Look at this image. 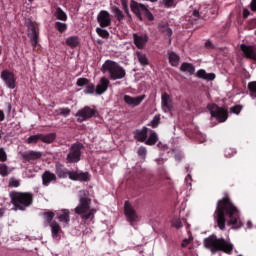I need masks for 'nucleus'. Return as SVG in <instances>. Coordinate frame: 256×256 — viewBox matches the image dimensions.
<instances>
[{"label": "nucleus", "instance_id": "25", "mask_svg": "<svg viewBox=\"0 0 256 256\" xmlns=\"http://www.w3.org/2000/svg\"><path fill=\"white\" fill-rule=\"evenodd\" d=\"M69 213L70 212L67 209H63L57 213V217L60 223H65V225H69V222L71 221V217L69 216Z\"/></svg>", "mask_w": 256, "mask_h": 256}, {"label": "nucleus", "instance_id": "64", "mask_svg": "<svg viewBox=\"0 0 256 256\" xmlns=\"http://www.w3.org/2000/svg\"><path fill=\"white\" fill-rule=\"evenodd\" d=\"M2 54H3V47L0 46V57H1Z\"/></svg>", "mask_w": 256, "mask_h": 256}, {"label": "nucleus", "instance_id": "27", "mask_svg": "<svg viewBox=\"0 0 256 256\" xmlns=\"http://www.w3.org/2000/svg\"><path fill=\"white\" fill-rule=\"evenodd\" d=\"M168 59L172 67H178L179 61H181V57H179V55L173 51L168 52Z\"/></svg>", "mask_w": 256, "mask_h": 256}, {"label": "nucleus", "instance_id": "59", "mask_svg": "<svg viewBox=\"0 0 256 256\" xmlns=\"http://www.w3.org/2000/svg\"><path fill=\"white\" fill-rule=\"evenodd\" d=\"M5 119V113H3L2 110H0V121H4Z\"/></svg>", "mask_w": 256, "mask_h": 256}, {"label": "nucleus", "instance_id": "20", "mask_svg": "<svg viewBox=\"0 0 256 256\" xmlns=\"http://www.w3.org/2000/svg\"><path fill=\"white\" fill-rule=\"evenodd\" d=\"M109 79L106 77L100 78V82L96 86V95H103L109 89Z\"/></svg>", "mask_w": 256, "mask_h": 256}, {"label": "nucleus", "instance_id": "51", "mask_svg": "<svg viewBox=\"0 0 256 256\" xmlns=\"http://www.w3.org/2000/svg\"><path fill=\"white\" fill-rule=\"evenodd\" d=\"M71 113V109L69 108H62L60 109V115L67 117Z\"/></svg>", "mask_w": 256, "mask_h": 256}, {"label": "nucleus", "instance_id": "40", "mask_svg": "<svg viewBox=\"0 0 256 256\" xmlns=\"http://www.w3.org/2000/svg\"><path fill=\"white\" fill-rule=\"evenodd\" d=\"M96 33L99 35V37H102L103 39H109V31L105 29L97 28Z\"/></svg>", "mask_w": 256, "mask_h": 256}, {"label": "nucleus", "instance_id": "32", "mask_svg": "<svg viewBox=\"0 0 256 256\" xmlns=\"http://www.w3.org/2000/svg\"><path fill=\"white\" fill-rule=\"evenodd\" d=\"M51 227V232H52V237H57L59 235V232L61 231V226L59 225V223H57V221H52V223L50 224Z\"/></svg>", "mask_w": 256, "mask_h": 256}, {"label": "nucleus", "instance_id": "52", "mask_svg": "<svg viewBox=\"0 0 256 256\" xmlns=\"http://www.w3.org/2000/svg\"><path fill=\"white\" fill-rule=\"evenodd\" d=\"M121 1V5L124 11H127V9H129V0H120Z\"/></svg>", "mask_w": 256, "mask_h": 256}, {"label": "nucleus", "instance_id": "19", "mask_svg": "<svg viewBox=\"0 0 256 256\" xmlns=\"http://www.w3.org/2000/svg\"><path fill=\"white\" fill-rule=\"evenodd\" d=\"M148 131H149V128L145 126L142 129H136L133 132L134 139L136 141H139L140 143H145V141H147Z\"/></svg>", "mask_w": 256, "mask_h": 256}, {"label": "nucleus", "instance_id": "34", "mask_svg": "<svg viewBox=\"0 0 256 256\" xmlns=\"http://www.w3.org/2000/svg\"><path fill=\"white\" fill-rule=\"evenodd\" d=\"M55 17L59 21H66L67 20V13H65V11H63V9L58 7V8H56Z\"/></svg>", "mask_w": 256, "mask_h": 256}, {"label": "nucleus", "instance_id": "61", "mask_svg": "<svg viewBox=\"0 0 256 256\" xmlns=\"http://www.w3.org/2000/svg\"><path fill=\"white\" fill-rule=\"evenodd\" d=\"M89 213H92V217H93L95 215V213H97V210L96 209H90Z\"/></svg>", "mask_w": 256, "mask_h": 256}, {"label": "nucleus", "instance_id": "4", "mask_svg": "<svg viewBox=\"0 0 256 256\" xmlns=\"http://www.w3.org/2000/svg\"><path fill=\"white\" fill-rule=\"evenodd\" d=\"M103 73H108L111 81H117L118 79H125L127 71L119 63L113 60H106L101 67Z\"/></svg>", "mask_w": 256, "mask_h": 256}, {"label": "nucleus", "instance_id": "18", "mask_svg": "<svg viewBox=\"0 0 256 256\" xmlns=\"http://www.w3.org/2000/svg\"><path fill=\"white\" fill-rule=\"evenodd\" d=\"M57 181V175H55L53 172L46 170L43 174H42V185H44V187H49V185H51V183H55Z\"/></svg>", "mask_w": 256, "mask_h": 256}, {"label": "nucleus", "instance_id": "29", "mask_svg": "<svg viewBox=\"0 0 256 256\" xmlns=\"http://www.w3.org/2000/svg\"><path fill=\"white\" fill-rule=\"evenodd\" d=\"M55 139H57V134L55 133H49V134H40V141H42V143H48L51 144L53 143V141H55Z\"/></svg>", "mask_w": 256, "mask_h": 256}, {"label": "nucleus", "instance_id": "5", "mask_svg": "<svg viewBox=\"0 0 256 256\" xmlns=\"http://www.w3.org/2000/svg\"><path fill=\"white\" fill-rule=\"evenodd\" d=\"M130 9L139 21H143V17L148 19V21H155V16H153V13H151L149 8H147L145 4L139 3L135 0H131Z\"/></svg>", "mask_w": 256, "mask_h": 256}, {"label": "nucleus", "instance_id": "14", "mask_svg": "<svg viewBox=\"0 0 256 256\" xmlns=\"http://www.w3.org/2000/svg\"><path fill=\"white\" fill-rule=\"evenodd\" d=\"M97 21L102 28L111 27V14L102 10L97 17Z\"/></svg>", "mask_w": 256, "mask_h": 256}, {"label": "nucleus", "instance_id": "39", "mask_svg": "<svg viewBox=\"0 0 256 256\" xmlns=\"http://www.w3.org/2000/svg\"><path fill=\"white\" fill-rule=\"evenodd\" d=\"M248 89H249V91L251 93V97L253 99H255L256 98V81L250 82L248 84Z\"/></svg>", "mask_w": 256, "mask_h": 256}, {"label": "nucleus", "instance_id": "11", "mask_svg": "<svg viewBox=\"0 0 256 256\" xmlns=\"http://www.w3.org/2000/svg\"><path fill=\"white\" fill-rule=\"evenodd\" d=\"M91 209V198L81 197L80 204L75 208L76 215H83Z\"/></svg>", "mask_w": 256, "mask_h": 256}, {"label": "nucleus", "instance_id": "43", "mask_svg": "<svg viewBox=\"0 0 256 256\" xmlns=\"http://www.w3.org/2000/svg\"><path fill=\"white\" fill-rule=\"evenodd\" d=\"M236 154H237V150H235L234 148H231V147L226 148L224 151V155L228 159H230V157H233V155H236Z\"/></svg>", "mask_w": 256, "mask_h": 256}, {"label": "nucleus", "instance_id": "21", "mask_svg": "<svg viewBox=\"0 0 256 256\" xmlns=\"http://www.w3.org/2000/svg\"><path fill=\"white\" fill-rule=\"evenodd\" d=\"M55 173L59 179H67L69 175V169L58 162L55 164Z\"/></svg>", "mask_w": 256, "mask_h": 256}, {"label": "nucleus", "instance_id": "28", "mask_svg": "<svg viewBox=\"0 0 256 256\" xmlns=\"http://www.w3.org/2000/svg\"><path fill=\"white\" fill-rule=\"evenodd\" d=\"M81 44V40L78 38V36H70L66 39V45L68 47H71L72 49H75V47H79Z\"/></svg>", "mask_w": 256, "mask_h": 256}, {"label": "nucleus", "instance_id": "12", "mask_svg": "<svg viewBox=\"0 0 256 256\" xmlns=\"http://www.w3.org/2000/svg\"><path fill=\"white\" fill-rule=\"evenodd\" d=\"M1 79L9 89H15V74L9 70H3L1 72Z\"/></svg>", "mask_w": 256, "mask_h": 256}, {"label": "nucleus", "instance_id": "8", "mask_svg": "<svg viewBox=\"0 0 256 256\" xmlns=\"http://www.w3.org/2000/svg\"><path fill=\"white\" fill-rule=\"evenodd\" d=\"M76 117H78V123H83V121H88V119L97 117V109L85 106L84 108L77 111Z\"/></svg>", "mask_w": 256, "mask_h": 256}, {"label": "nucleus", "instance_id": "41", "mask_svg": "<svg viewBox=\"0 0 256 256\" xmlns=\"http://www.w3.org/2000/svg\"><path fill=\"white\" fill-rule=\"evenodd\" d=\"M55 27L59 33H65L67 31V24L62 23V22H56Z\"/></svg>", "mask_w": 256, "mask_h": 256}, {"label": "nucleus", "instance_id": "56", "mask_svg": "<svg viewBox=\"0 0 256 256\" xmlns=\"http://www.w3.org/2000/svg\"><path fill=\"white\" fill-rule=\"evenodd\" d=\"M249 15H251V12L249 11V9L244 8V10H243V18L247 19V17H249Z\"/></svg>", "mask_w": 256, "mask_h": 256}, {"label": "nucleus", "instance_id": "24", "mask_svg": "<svg viewBox=\"0 0 256 256\" xmlns=\"http://www.w3.org/2000/svg\"><path fill=\"white\" fill-rule=\"evenodd\" d=\"M198 79H204V81H214L215 73H207V71L200 69L196 72Z\"/></svg>", "mask_w": 256, "mask_h": 256}, {"label": "nucleus", "instance_id": "2", "mask_svg": "<svg viewBox=\"0 0 256 256\" xmlns=\"http://www.w3.org/2000/svg\"><path fill=\"white\" fill-rule=\"evenodd\" d=\"M10 203L13 204V211H27L33 205V193L11 191L9 193Z\"/></svg>", "mask_w": 256, "mask_h": 256}, {"label": "nucleus", "instance_id": "53", "mask_svg": "<svg viewBox=\"0 0 256 256\" xmlns=\"http://www.w3.org/2000/svg\"><path fill=\"white\" fill-rule=\"evenodd\" d=\"M200 17L199 10H194L192 12L191 18L194 19V21H197Z\"/></svg>", "mask_w": 256, "mask_h": 256}, {"label": "nucleus", "instance_id": "23", "mask_svg": "<svg viewBox=\"0 0 256 256\" xmlns=\"http://www.w3.org/2000/svg\"><path fill=\"white\" fill-rule=\"evenodd\" d=\"M161 103L163 109H167V111H171L173 109V102L171 101V96L167 94V92H164L161 96Z\"/></svg>", "mask_w": 256, "mask_h": 256}, {"label": "nucleus", "instance_id": "37", "mask_svg": "<svg viewBox=\"0 0 256 256\" xmlns=\"http://www.w3.org/2000/svg\"><path fill=\"white\" fill-rule=\"evenodd\" d=\"M85 95H94L96 93L95 84L88 83L86 88L84 89Z\"/></svg>", "mask_w": 256, "mask_h": 256}, {"label": "nucleus", "instance_id": "22", "mask_svg": "<svg viewBox=\"0 0 256 256\" xmlns=\"http://www.w3.org/2000/svg\"><path fill=\"white\" fill-rule=\"evenodd\" d=\"M158 31H160L162 35L169 37V45H171V35H173V30L170 29L169 23L167 22L160 23L158 25Z\"/></svg>", "mask_w": 256, "mask_h": 256}, {"label": "nucleus", "instance_id": "48", "mask_svg": "<svg viewBox=\"0 0 256 256\" xmlns=\"http://www.w3.org/2000/svg\"><path fill=\"white\" fill-rule=\"evenodd\" d=\"M146 155H147V148H145L144 146H141L138 149V156L142 157V158H145Z\"/></svg>", "mask_w": 256, "mask_h": 256}, {"label": "nucleus", "instance_id": "47", "mask_svg": "<svg viewBox=\"0 0 256 256\" xmlns=\"http://www.w3.org/2000/svg\"><path fill=\"white\" fill-rule=\"evenodd\" d=\"M0 161L1 163L7 161V152H5V148H0Z\"/></svg>", "mask_w": 256, "mask_h": 256}, {"label": "nucleus", "instance_id": "6", "mask_svg": "<svg viewBox=\"0 0 256 256\" xmlns=\"http://www.w3.org/2000/svg\"><path fill=\"white\" fill-rule=\"evenodd\" d=\"M207 109L210 111L211 117H214L219 123H225L229 119V111L226 108L219 107L217 104H209Z\"/></svg>", "mask_w": 256, "mask_h": 256}, {"label": "nucleus", "instance_id": "60", "mask_svg": "<svg viewBox=\"0 0 256 256\" xmlns=\"http://www.w3.org/2000/svg\"><path fill=\"white\" fill-rule=\"evenodd\" d=\"M5 215V210L3 208H0V218Z\"/></svg>", "mask_w": 256, "mask_h": 256}, {"label": "nucleus", "instance_id": "44", "mask_svg": "<svg viewBox=\"0 0 256 256\" xmlns=\"http://www.w3.org/2000/svg\"><path fill=\"white\" fill-rule=\"evenodd\" d=\"M89 83V79L87 78H78L76 85L77 87H85V85L87 86Z\"/></svg>", "mask_w": 256, "mask_h": 256}, {"label": "nucleus", "instance_id": "45", "mask_svg": "<svg viewBox=\"0 0 256 256\" xmlns=\"http://www.w3.org/2000/svg\"><path fill=\"white\" fill-rule=\"evenodd\" d=\"M172 227H175V229H181L183 227V222H181V219L174 218L172 220Z\"/></svg>", "mask_w": 256, "mask_h": 256}, {"label": "nucleus", "instance_id": "16", "mask_svg": "<svg viewBox=\"0 0 256 256\" xmlns=\"http://www.w3.org/2000/svg\"><path fill=\"white\" fill-rule=\"evenodd\" d=\"M124 213L130 223L137 221V212H135L129 201H125L124 203Z\"/></svg>", "mask_w": 256, "mask_h": 256}, {"label": "nucleus", "instance_id": "62", "mask_svg": "<svg viewBox=\"0 0 256 256\" xmlns=\"http://www.w3.org/2000/svg\"><path fill=\"white\" fill-rule=\"evenodd\" d=\"M206 47H213V44L211 43V41H207L205 43Z\"/></svg>", "mask_w": 256, "mask_h": 256}, {"label": "nucleus", "instance_id": "30", "mask_svg": "<svg viewBox=\"0 0 256 256\" xmlns=\"http://www.w3.org/2000/svg\"><path fill=\"white\" fill-rule=\"evenodd\" d=\"M157 141H159V136H157L156 132L152 131L144 143L145 145L153 146L157 144Z\"/></svg>", "mask_w": 256, "mask_h": 256}, {"label": "nucleus", "instance_id": "26", "mask_svg": "<svg viewBox=\"0 0 256 256\" xmlns=\"http://www.w3.org/2000/svg\"><path fill=\"white\" fill-rule=\"evenodd\" d=\"M182 73H189V75H195V66L192 63L183 62L180 66Z\"/></svg>", "mask_w": 256, "mask_h": 256}, {"label": "nucleus", "instance_id": "35", "mask_svg": "<svg viewBox=\"0 0 256 256\" xmlns=\"http://www.w3.org/2000/svg\"><path fill=\"white\" fill-rule=\"evenodd\" d=\"M42 215L44 217L45 225H50L55 217V213L51 211L44 212Z\"/></svg>", "mask_w": 256, "mask_h": 256}, {"label": "nucleus", "instance_id": "36", "mask_svg": "<svg viewBox=\"0 0 256 256\" xmlns=\"http://www.w3.org/2000/svg\"><path fill=\"white\" fill-rule=\"evenodd\" d=\"M160 124H161V115L157 114L154 116V118L148 125H150V127H152V129H157V127H159Z\"/></svg>", "mask_w": 256, "mask_h": 256}, {"label": "nucleus", "instance_id": "13", "mask_svg": "<svg viewBox=\"0 0 256 256\" xmlns=\"http://www.w3.org/2000/svg\"><path fill=\"white\" fill-rule=\"evenodd\" d=\"M145 94L137 96V97H133L130 95H124V103H126V105H130V107H139L140 103H143V101H145Z\"/></svg>", "mask_w": 256, "mask_h": 256}, {"label": "nucleus", "instance_id": "31", "mask_svg": "<svg viewBox=\"0 0 256 256\" xmlns=\"http://www.w3.org/2000/svg\"><path fill=\"white\" fill-rule=\"evenodd\" d=\"M112 13H114L117 21H119V23H121V21H123V19H125V14H123V11L121 9H119V7L114 6L112 8Z\"/></svg>", "mask_w": 256, "mask_h": 256}, {"label": "nucleus", "instance_id": "33", "mask_svg": "<svg viewBox=\"0 0 256 256\" xmlns=\"http://www.w3.org/2000/svg\"><path fill=\"white\" fill-rule=\"evenodd\" d=\"M136 55L142 67H146V65H149V59H147V55L143 54L142 52H137Z\"/></svg>", "mask_w": 256, "mask_h": 256}, {"label": "nucleus", "instance_id": "9", "mask_svg": "<svg viewBox=\"0 0 256 256\" xmlns=\"http://www.w3.org/2000/svg\"><path fill=\"white\" fill-rule=\"evenodd\" d=\"M28 37L31 41L33 49H36L39 43V28H37L33 22L28 24Z\"/></svg>", "mask_w": 256, "mask_h": 256}, {"label": "nucleus", "instance_id": "54", "mask_svg": "<svg viewBox=\"0 0 256 256\" xmlns=\"http://www.w3.org/2000/svg\"><path fill=\"white\" fill-rule=\"evenodd\" d=\"M91 217H93V212H88L87 214L83 213L82 215V219H84L85 221L91 219Z\"/></svg>", "mask_w": 256, "mask_h": 256}, {"label": "nucleus", "instance_id": "38", "mask_svg": "<svg viewBox=\"0 0 256 256\" xmlns=\"http://www.w3.org/2000/svg\"><path fill=\"white\" fill-rule=\"evenodd\" d=\"M39 141H41V134L32 135L27 139L28 145L39 143Z\"/></svg>", "mask_w": 256, "mask_h": 256}, {"label": "nucleus", "instance_id": "55", "mask_svg": "<svg viewBox=\"0 0 256 256\" xmlns=\"http://www.w3.org/2000/svg\"><path fill=\"white\" fill-rule=\"evenodd\" d=\"M250 10L253 12V13H256V0H252L251 3H250Z\"/></svg>", "mask_w": 256, "mask_h": 256}, {"label": "nucleus", "instance_id": "58", "mask_svg": "<svg viewBox=\"0 0 256 256\" xmlns=\"http://www.w3.org/2000/svg\"><path fill=\"white\" fill-rule=\"evenodd\" d=\"M124 13H125L126 16L128 17V19H132L131 13L129 12V8H127V10H124Z\"/></svg>", "mask_w": 256, "mask_h": 256}, {"label": "nucleus", "instance_id": "50", "mask_svg": "<svg viewBox=\"0 0 256 256\" xmlns=\"http://www.w3.org/2000/svg\"><path fill=\"white\" fill-rule=\"evenodd\" d=\"M165 7L170 8L175 5V0H163Z\"/></svg>", "mask_w": 256, "mask_h": 256}, {"label": "nucleus", "instance_id": "17", "mask_svg": "<svg viewBox=\"0 0 256 256\" xmlns=\"http://www.w3.org/2000/svg\"><path fill=\"white\" fill-rule=\"evenodd\" d=\"M68 177L71 181H89V172H75L68 170Z\"/></svg>", "mask_w": 256, "mask_h": 256}, {"label": "nucleus", "instance_id": "3", "mask_svg": "<svg viewBox=\"0 0 256 256\" xmlns=\"http://www.w3.org/2000/svg\"><path fill=\"white\" fill-rule=\"evenodd\" d=\"M204 247L210 249L211 253L222 251L226 255L233 253V244L227 242L224 238H217L215 235H210L204 239Z\"/></svg>", "mask_w": 256, "mask_h": 256}, {"label": "nucleus", "instance_id": "57", "mask_svg": "<svg viewBox=\"0 0 256 256\" xmlns=\"http://www.w3.org/2000/svg\"><path fill=\"white\" fill-rule=\"evenodd\" d=\"M189 243H191V240L186 238L182 241L181 247H187V245H189Z\"/></svg>", "mask_w": 256, "mask_h": 256}, {"label": "nucleus", "instance_id": "15", "mask_svg": "<svg viewBox=\"0 0 256 256\" xmlns=\"http://www.w3.org/2000/svg\"><path fill=\"white\" fill-rule=\"evenodd\" d=\"M133 41L137 49H145V46L149 41V36H147V34L138 35L137 33H134Z\"/></svg>", "mask_w": 256, "mask_h": 256}, {"label": "nucleus", "instance_id": "7", "mask_svg": "<svg viewBox=\"0 0 256 256\" xmlns=\"http://www.w3.org/2000/svg\"><path fill=\"white\" fill-rule=\"evenodd\" d=\"M81 149H83V144H72L66 157L67 163H79L81 161Z\"/></svg>", "mask_w": 256, "mask_h": 256}, {"label": "nucleus", "instance_id": "10", "mask_svg": "<svg viewBox=\"0 0 256 256\" xmlns=\"http://www.w3.org/2000/svg\"><path fill=\"white\" fill-rule=\"evenodd\" d=\"M20 156L23 160V163H31V161H37V159H41V157H43V153L30 150L26 152H20Z\"/></svg>", "mask_w": 256, "mask_h": 256}, {"label": "nucleus", "instance_id": "1", "mask_svg": "<svg viewBox=\"0 0 256 256\" xmlns=\"http://www.w3.org/2000/svg\"><path fill=\"white\" fill-rule=\"evenodd\" d=\"M213 218L214 223H216L220 231H225L226 225L234 230L241 229V227H243L241 212H239V208L233 204L229 195H226L217 201Z\"/></svg>", "mask_w": 256, "mask_h": 256}, {"label": "nucleus", "instance_id": "49", "mask_svg": "<svg viewBox=\"0 0 256 256\" xmlns=\"http://www.w3.org/2000/svg\"><path fill=\"white\" fill-rule=\"evenodd\" d=\"M242 107L240 105H235L234 107L230 108L231 113H234L235 115H239L241 113Z\"/></svg>", "mask_w": 256, "mask_h": 256}, {"label": "nucleus", "instance_id": "46", "mask_svg": "<svg viewBox=\"0 0 256 256\" xmlns=\"http://www.w3.org/2000/svg\"><path fill=\"white\" fill-rule=\"evenodd\" d=\"M21 182L15 178H10L8 187H19Z\"/></svg>", "mask_w": 256, "mask_h": 256}, {"label": "nucleus", "instance_id": "42", "mask_svg": "<svg viewBox=\"0 0 256 256\" xmlns=\"http://www.w3.org/2000/svg\"><path fill=\"white\" fill-rule=\"evenodd\" d=\"M0 175L2 177H7V175H9V166L6 164H0Z\"/></svg>", "mask_w": 256, "mask_h": 256}, {"label": "nucleus", "instance_id": "63", "mask_svg": "<svg viewBox=\"0 0 256 256\" xmlns=\"http://www.w3.org/2000/svg\"><path fill=\"white\" fill-rule=\"evenodd\" d=\"M247 227H248V229H251V227H253V223H251V221H248L247 222Z\"/></svg>", "mask_w": 256, "mask_h": 256}]
</instances>
